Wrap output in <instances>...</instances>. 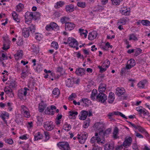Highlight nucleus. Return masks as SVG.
Segmentation results:
<instances>
[{
    "mask_svg": "<svg viewBox=\"0 0 150 150\" xmlns=\"http://www.w3.org/2000/svg\"><path fill=\"white\" fill-rule=\"evenodd\" d=\"M107 98L106 95L103 93H99L96 96V100L99 102L104 103L106 100Z\"/></svg>",
    "mask_w": 150,
    "mask_h": 150,
    "instance_id": "nucleus-1",
    "label": "nucleus"
},
{
    "mask_svg": "<svg viewBox=\"0 0 150 150\" xmlns=\"http://www.w3.org/2000/svg\"><path fill=\"white\" fill-rule=\"evenodd\" d=\"M58 146L62 150H69L70 147L68 142H62L57 144Z\"/></svg>",
    "mask_w": 150,
    "mask_h": 150,
    "instance_id": "nucleus-2",
    "label": "nucleus"
},
{
    "mask_svg": "<svg viewBox=\"0 0 150 150\" xmlns=\"http://www.w3.org/2000/svg\"><path fill=\"white\" fill-rule=\"evenodd\" d=\"M29 90V89L26 87H24L23 89L19 90L18 91V95L19 97L21 99H23V96H26L27 94V91Z\"/></svg>",
    "mask_w": 150,
    "mask_h": 150,
    "instance_id": "nucleus-3",
    "label": "nucleus"
},
{
    "mask_svg": "<svg viewBox=\"0 0 150 150\" xmlns=\"http://www.w3.org/2000/svg\"><path fill=\"white\" fill-rule=\"evenodd\" d=\"M77 138L79 142L81 144H84L88 137L87 134L85 132H83Z\"/></svg>",
    "mask_w": 150,
    "mask_h": 150,
    "instance_id": "nucleus-4",
    "label": "nucleus"
},
{
    "mask_svg": "<svg viewBox=\"0 0 150 150\" xmlns=\"http://www.w3.org/2000/svg\"><path fill=\"white\" fill-rule=\"evenodd\" d=\"M25 23L29 24L31 23V20L33 19V13L28 11L26 12L25 15Z\"/></svg>",
    "mask_w": 150,
    "mask_h": 150,
    "instance_id": "nucleus-5",
    "label": "nucleus"
},
{
    "mask_svg": "<svg viewBox=\"0 0 150 150\" xmlns=\"http://www.w3.org/2000/svg\"><path fill=\"white\" fill-rule=\"evenodd\" d=\"M132 141V138L131 137H126L123 143V145H124V147L127 148L131 145Z\"/></svg>",
    "mask_w": 150,
    "mask_h": 150,
    "instance_id": "nucleus-6",
    "label": "nucleus"
},
{
    "mask_svg": "<svg viewBox=\"0 0 150 150\" xmlns=\"http://www.w3.org/2000/svg\"><path fill=\"white\" fill-rule=\"evenodd\" d=\"M56 108V107L53 105L49 106L45 110V113L46 114L53 115L54 114Z\"/></svg>",
    "mask_w": 150,
    "mask_h": 150,
    "instance_id": "nucleus-7",
    "label": "nucleus"
},
{
    "mask_svg": "<svg viewBox=\"0 0 150 150\" xmlns=\"http://www.w3.org/2000/svg\"><path fill=\"white\" fill-rule=\"evenodd\" d=\"M52 124V122L51 121L46 122L44 123V127L45 129L48 131L51 130L54 128V126Z\"/></svg>",
    "mask_w": 150,
    "mask_h": 150,
    "instance_id": "nucleus-8",
    "label": "nucleus"
},
{
    "mask_svg": "<svg viewBox=\"0 0 150 150\" xmlns=\"http://www.w3.org/2000/svg\"><path fill=\"white\" fill-rule=\"evenodd\" d=\"M68 42L69 46L71 47H75L77 45L78 42L74 38L69 37L68 38Z\"/></svg>",
    "mask_w": 150,
    "mask_h": 150,
    "instance_id": "nucleus-9",
    "label": "nucleus"
},
{
    "mask_svg": "<svg viewBox=\"0 0 150 150\" xmlns=\"http://www.w3.org/2000/svg\"><path fill=\"white\" fill-rule=\"evenodd\" d=\"M125 93V91L123 87H117L116 89L115 94L118 96H120L122 95H124Z\"/></svg>",
    "mask_w": 150,
    "mask_h": 150,
    "instance_id": "nucleus-10",
    "label": "nucleus"
},
{
    "mask_svg": "<svg viewBox=\"0 0 150 150\" xmlns=\"http://www.w3.org/2000/svg\"><path fill=\"white\" fill-rule=\"evenodd\" d=\"M65 29L66 30H71L75 27V25L71 22H67L65 24Z\"/></svg>",
    "mask_w": 150,
    "mask_h": 150,
    "instance_id": "nucleus-11",
    "label": "nucleus"
},
{
    "mask_svg": "<svg viewBox=\"0 0 150 150\" xmlns=\"http://www.w3.org/2000/svg\"><path fill=\"white\" fill-rule=\"evenodd\" d=\"M136 63L135 60L133 59H131L128 61L126 64V68L129 69L135 65Z\"/></svg>",
    "mask_w": 150,
    "mask_h": 150,
    "instance_id": "nucleus-12",
    "label": "nucleus"
},
{
    "mask_svg": "<svg viewBox=\"0 0 150 150\" xmlns=\"http://www.w3.org/2000/svg\"><path fill=\"white\" fill-rule=\"evenodd\" d=\"M74 78L71 77L68 79L66 81V85L68 87H72L74 84Z\"/></svg>",
    "mask_w": 150,
    "mask_h": 150,
    "instance_id": "nucleus-13",
    "label": "nucleus"
},
{
    "mask_svg": "<svg viewBox=\"0 0 150 150\" xmlns=\"http://www.w3.org/2000/svg\"><path fill=\"white\" fill-rule=\"evenodd\" d=\"M97 32L96 31L93 30L90 33L88 36V39L89 40H92L95 39L98 35Z\"/></svg>",
    "mask_w": 150,
    "mask_h": 150,
    "instance_id": "nucleus-14",
    "label": "nucleus"
},
{
    "mask_svg": "<svg viewBox=\"0 0 150 150\" xmlns=\"http://www.w3.org/2000/svg\"><path fill=\"white\" fill-rule=\"evenodd\" d=\"M67 75V73H65V71L62 68L58 67L57 71V78H59L61 76H65Z\"/></svg>",
    "mask_w": 150,
    "mask_h": 150,
    "instance_id": "nucleus-15",
    "label": "nucleus"
},
{
    "mask_svg": "<svg viewBox=\"0 0 150 150\" xmlns=\"http://www.w3.org/2000/svg\"><path fill=\"white\" fill-rule=\"evenodd\" d=\"M95 127L100 131H103L104 128L105 124L102 122H97L95 124Z\"/></svg>",
    "mask_w": 150,
    "mask_h": 150,
    "instance_id": "nucleus-16",
    "label": "nucleus"
},
{
    "mask_svg": "<svg viewBox=\"0 0 150 150\" xmlns=\"http://www.w3.org/2000/svg\"><path fill=\"white\" fill-rule=\"evenodd\" d=\"M85 70L84 68H80L76 69L75 73L78 76H82L85 74Z\"/></svg>",
    "mask_w": 150,
    "mask_h": 150,
    "instance_id": "nucleus-17",
    "label": "nucleus"
},
{
    "mask_svg": "<svg viewBox=\"0 0 150 150\" xmlns=\"http://www.w3.org/2000/svg\"><path fill=\"white\" fill-rule=\"evenodd\" d=\"M22 34L25 38L28 37L30 35V31L27 28H24L22 30Z\"/></svg>",
    "mask_w": 150,
    "mask_h": 150,
    "instance_id": "nucleus-18",
    "label": "nucleus"
},
{
    "mask_svg": "<svg viewBox=\"0 0 150 150\" xmlns=\"http://www.w3.org/2000/svg\"><path fill=\"white\" fill-rule=\"evenodd\" d=\"M115 94L114 93L112 92H110L109 93V96L108 97V101L109 103H112L114 100Z\"/></svg>",
    "mask_w": 150,
    "mask_h": 150,
    "instance_id": "nucleus-19",
    "label": "nucleus"
},
{
    "mask_svg": "<svg viewBox=\"0 0 150 150\" xmlns=\"http://www.w3.org/2000/svg\"><path fill=\"white\" fill-rule=\"evenodd\" d=\"M9 114L6 112H4L2 113L0 115V117L6 123L7 121L5 120L6 118L8 119L9 117Z\"/></svg>",
    "mask_w": 150,
    "mask_h": 150,
    "instance_id": "nucleus-20",
    "label": "nucleus"
},
{
    "mask_svg": "<svg viewBox=\"0 0 150 150\" xmlns=\"http://www.w3.org/2000/svg\"><path fill=\"white\" fill-rule=\"evenodd\" d=\"M114 144L113 143L106 144L104 146V150H113Z\"/></svg>",
    "mask_w": 150,
    "mask_h": 150,
    "instance_id": "nucleus-21",
    "label": "nucleus"
},
{
    "mask_svg": "<svg viewBox=\"0 0 150 150\" xmlns=\"http://www.w3.org/2000/svg\"><path fill=\"white\" fill-rule=\"evenodd\" d=\"M106 85L103 83H101L99 86L98 91L99 93L104 92L106 89Z\"/></svg>",
    "mask_w": 150,
    "mask_h": 150,
    "instance_id": "nucleus-22",
    "label": "nucleus"
},
{
    "mask_svg": "<svg viewBox=\"0 0 150 150\" xmlns=\"http://www.w3.org/2000/svg\"><path fill=\"white\" fill-rule=\"evenodd\" d=\"M46 106V104L44 103L43 101H42L39 104L38 109L39 111L40 112H42L44 110Z\"/></svg>",
    "mask_w": 150,
    "mask_h": 150,
    "instance_id": "nucleus-23",
    "label": "nucleus"
},
{
    "mask_svg": "<svg viewBox=\"0 0 150 150\" xmlns=\"http://www.w3.org/2000/svg\"><path fill=\"white\" fill-rule=\"evenodd\" d=\"M128 19L127 17H123L118 20L117 24L118 25H125L127 22Z\"/></svg>",
    "mask_w": 150,
    "mask_h": 150,
    "instance_id": "nucleus-24",
    "label": "nucleus"
},
{
    "mask_svg": "<svg viewBox=\"0 0 150 150\" xmlns=\"http://www.w3.org/2000/svg\"><path fill=\"white\" fill-rule=\"evenodd\" d=\"M147 82V81L146 80H142L139 82L137 84V86L140 88H144Z\"/></svg>",
    "mask_w": 150,
    "mask_h": 150,
    "instance_id": "nucleus-25",
    "label": "nucleus"
},
{
    "mask_svg": "<svg viewBox=\"0 0 150 150\" xmlns=\"http://www.w3.org/2000/svg\"><path fill=\"white\" fill-rule=\"evenodd\" d=\"M29 25V27L28 28L29 30H30V33H33L35 32V30H36V26L35 25L32 23L28 24Z\"/></svg>",
    "mask_w": 150,
    "mask_h": 150,
    "instance_id": "nucleus-26",
    "label": "nucleus"
},
{
    "mask_svg": "<svg viewBox=\"0 0 150 150\" xmlns=\"http://www.w3.org/2000/svg\"><path fill=\"white\" fill-rule=\"evenodd\" d=\"M23 51L21 50L18 51L14 55L15 59L18 60L21 58L23 56Z\"/></svg>",
    "mask_w": 150,
    "mask_h": 150,
    "instance_id": "nucleus-27",
    "label": "nucleus"
},
{
    "mask_svg": "<svg viewBox=\"0 0 150 150\" xmlns=\"http://www.w3.org/2000/svg\"><path fill=\"white\" fill-rule=\"evenodd\" d=\"M12 14L13 19L17 23L19 22L20 19L18 17V14L16 13V12L14 11H13Z\"/></svg>",
    "mask_w": 150,
    "mask_h": 150,
    "instance_id": "nucleus-28",
    "label": "nucleus"
},
{
    "mask_svg": "<svg viewBox=\"0 0 150 150\" xmlns=\"http://www.w3.org/2000/svg\"><path fill=\"white\" fill-rule=\"evenodd\" d=\"M31 49L33 52L36 54L39 53V47L38 45L33 44L31 46Z\"/></svg>",
    "mask_w": 150,
    "mask_h": 150,
    "instance_id": "nucleus-29",
    "label": "nucleus"
},
{
    "mask_svg": "<svg viewBox=\"0 0 150 150\" xmlns=\"http://www.w3.org/2000/svg\"><path fill=\"white\" fill-rule=\"evenodd\" d=\"M69 117L70 119H75L76 118L75 115H77L78 113L76 111H70L69 112Z\"/></svg>",
    "mask_w": 150,
    "mask_h": 150,
    "instance_id": "nucleus-30",
    "label": "nucleus"
},
{
    "mask_svg": "<svg viewBox=\"0 0 150 150\" xmlns=\"http://www.w3.org/2000/svg\"><path fill=\"white\" fill-rule=\"evenodd\" d=\"M83 112L81 116L79 117V119L81 120H84L86 118L88 114V111H83Z\"/></svg>",
    "mask_w": 150,
    "mask_h": 150,
    "instance_id": "nucleus-31",
    "label": "nucleus"
},
{
    "mask_svg": "<svg viewBox=\"0 0 150 150\" xmlns=\"http://www.w3.org/2000/svg\"><path fill=\"white\" fill-rule=\"evenodd\" d=\"M66 9L67 12H72L74 11V6L72 4L67 5L66 7Z\"/></svg>",
    "mask_w": 150,
    "mask_h": 150,
    "instance_id": "nucleus-32",
    "label": "nucleus"
},
{
    "mask_svg": "<svg viewBox=\"0 0 150 150\" xmlns=\"http://www.w3.org/2000/svg\"><path fill=\"white\" fill-rule=\"evenodd\" d=\"M42 135L40 132H38L36 133L34 136V140L35 141H37L42 139Z\"/></svg>",
    "mask_w": 150,
    "mask_h": 150,
    "instance_id": "nucleus-33",
    "label": "nucleus"
},
{
    "mask_svg": "<svg viewBox=\"0 0 150 150\" xmlns=\"http://www.w3.org/2000/svg\"><path fill=\"white\" fill-rule=\"evenodd\" d=\"M24 7V6L21 3H19L16 6V11L19 12L21 11Z\"/></svg>",
    "mask_w": 150,
    "mask_h": 150,
    "instance_id": "nucleus-34",
    "label": "nucleus"
},
{
    "mask_svg": "<svg viewBox=\"0 0 150 150\" xmlns=\"http://www.w3.org/2000/svg\"><path fill=\"white\" fill-rule=\"evenodd\" d=\"M64 130L67 132L69 131L71 129V127L70 124L66 122L64 125Z\"/></svg>",
    "mask_w": 150,
    "mask_h": 150,
    "instance_id": "nucleus-35",
    "label": "nucleus"
},
{
    "mask_svg": "<svg viewBox=\"0 0 150 150\" xmlns=\"http://www.w3.org/2000/svg\"><path fill=\"white\" fill-rule=\"evenodd\" d=\"M142 24L146 26H150V21L147 20H141Z\"/></svg>",
    "mask_w": 150,
    "mask_h": 150,
    "instance_id": "nucleus-36",
    "label": "nucleus"
},
{
    "mask_svg": "<svg viewBox=\"0 0 150 150\" xmlns=\"http://www.w3.org/2000/svg\"><path fill=\"white\" fill-rule=\"evenodd\" d=\"M69 20L70 18L68 17H63L61 18L60 21L62 24H64L68 22L67 21H69Z\"/></svg>",
    "mask_w": 150,
    "mask_h": 150,
    "instance_id": "nucleus-37",
    "label": "nucleus"
},
{
    "mask_svg": "<svg viewBox=\"0 0 150 150\" xmlns=\"http://www.w3.org/2000/svg\"><path fill=\"white\" fill-rule=\"evenodd\" d=\"M80 102H83L84 103L85 106H88L89 103H90L91 101L88 99L87 98H82L81 99Z\"/></svg>",
    "mask_w": 150,
    "mask_h": 150,
    "instance_id": "nucleus-38",
    "label": "nucleus"
},
{
    "mask_svg": "<svg viewBox=\"0 0 150 150\" xmlns=\"http://www.w3.org/2000/svg\"><path fill=\"white\" fill-rule=\"evenodd\" d=\"M4 91L7 94L12 93V94L13 95V90L11 89V88L8 87V86L6 87L4 89Z\"/></svg>",
    "mask_w": 150,
    "mask_h": 150,
    "instance_id": "nucleus-39",
    "label": "nucleus"
},
{
    "mask_svg": "<svg viewBox=\"0 0 150 150\" xmlns=\"http://www.w3.org/2000/svg\"><path fill=\"white\" fill-rule=\"evenodd\" d=\"M118 132V129L117 127H116L114 129L113 132V138L116 139L117 138V134Z\"/></svg>",
    "mask_w": 150,
    "mask_h": 150,
    "instance_id": "nucleus-40",
    "label": "nucleus"
},
{
    "mask_svg": "<svg viewBox=\"0 0 150 150\" xmlns=\"http://www.w3.org/2000/svg\"><path fill=\"white\" fill-rule=\"evenodd\" d=\"M79 31L81 35H84L85 37L86 38V37L87 33H88V31L86 30L80 28L79 29Z\"/></svg>",
    "mask_w": 150,
    "mask_h": 150,
    "instance_id": "nucleus-41",
    "label": "nucleus"
},
{
    "mask_svg": "<svg viewBox=\"0 0 150 150\" xmlns=\"http://www.w3.org/2000/svg\"><path fill=\"white\" fill-rule=\"evenodd\" d=\"M97 91L96 89H94L92 92L91 95V98L92 99H95L97 93Z\"/></svg>",
    "mask_w": 150,
    "mask_h": 150,
    "instance_id": "nucleus-42",
    "label": "nucleus"
},
{
    "mask_svg": "<svg viewBox=\"0 0 150 150\" xmlns=\"http://www.w3.org/2000/svg\"><path fill=\"white\" fill-rule=\"evenodd\" d=\"M114 116V115L113 112L109 113L107 115V117L111 121L115 120L113 117Z\"/></svg>",
    "mask_w": 150,
    "mask_h": 150,
    "instance_id": "nucleus-43",
    "label": "nucleus"
},
{
    "mask_svg": "<svg viewBox=\"0 0 150 150\" xmlns=\"http://www.w3.org/2000/svg\"><path fill=\"white\" fill-rule=\"evenodd\" d=\"M140 114H143L144 116L148 115L149 114V112L147 110H146L145 109L143 108L142 109V111H141L139 112Z\"/></svg>",
    "mask_w": 150,
    "mask_h": 150,
    "instance_id": "nucleus-44",
    "label": "nucleus"
},
{
    "mask_svg": "<svg viewBox=\"0 0 150 150\" xmlns=\"http://www.w3.org/2000/svg\"><path fill=\"white\" fill-rule=\"evenodd\" d=\"M129 40H133L134 41L138 40V39L134 34L130 35Z\"/></svg>",
    "mask_w": 150,
    "mask_h": 150,
    "instance_id": "nucleus-45",
    "label": "nucleus"
},
{
    "mask_svg": "<svg viewBox=\"0 0 150 150\" xmlns=\"http://www.w3.org/2000/svg\"><path fill=\"white\" fill-rule=\"evenodd\" d=\"M142 50L139 48H137L135 50V53L134 55L137 56L138 55L140 54L142 52Z\"/></svg>",
    "mask_w": 150,
    "mask_h": 150,
    "instance_id": "nucleus-46",
    "label": "nucleus"
},
{
    "mask_svg": "<svg viewBox=\"0 0 150 150\" xmlns=\"http://www.w3.org/2000/svg\"><path fill=\"white\" fill-rule=\"evenodd\" d=\"M33 19L35 20L40 18V13H33Z\"/></svg>",
    "mask_w": 150,
    "mask_h": 150,
    "instance_id": "nucleus-47",
    "label": "nucleus"
},
{
    "mask_svg": "<svg viewBox=\"0 0 150 150\" xmlns=\"http://www.w3.org/2000/svg\"><path fill=\"white\" fill-rule=\"evenodd\" d=\"M4 140L6 143L9 144H12L13 143V140L11 139H7L6 138H5Z\"/></svg>",
    "mask_w": 150,
    "mask_h": 150,
    "instance_id": "nucleus-48",
    "label": "nucleus"
},
{
    "mask_svg": "<svg viewBox=\"0 0 150 150\" xmlns=\"http://www.w3.org/2000/svg\"><path fill=\"white\" fill-rule=\"evenodd\" d=\"M77 5L79 7L84 8L86 6V4L84 2H78L77 4Z\"/></svg>",
    "mask_w": 150,
    "mask_h": 150,
    "instance_id": "nucleus-49",
    "label": "nucleus"
},
{
    "mask_svg": "<svg viewBox=\"0 0 150 150\" xmlns=\"http://www.w3.org/2000/svg\"><path fill=\"white\" fill-rule=\"evenodd\" d=\"M64 4V1H60L57 2V8L62 7Z\"/></svg>",
    "mask_w": 150,
    "mask_h": 150,
    "instance_id": "nucleus-50",
    "label": "nucleus"
},
{
    "mask_svg": "<svg viewBox=\"0 0 150 150\" xmlns=\"http://www.w3.org/2000/svg\"><path fill=\"white\" fill-rule=\"evenodd\" d=\"M136 129L138 130L139 131L142 133H143L144 132H145L146 130L143 127L137 125V127Z\"/></svg>",
    "mask_w": 150,
    "mask_h": 150,
    "instance_id": "nucleus-51",
    "label": "nucleus"
},
{
    "mask_svg": "<svg viewBox=\"0 0 150 150\" xmlns=\"http://www.w3.org/2000/svg\"><path fill=\"white\" fill-rule=\"evenodd\" d=\"M62 117V115L60 114H58L57 117V125H59L60 124V120Z\"/></svg>",
    "mask_w": 150,
    "mask_h": 150,
    "instance_id": "nucleus-52",
    "label": "nucleus"
},
{
    "mask_svg": "<svg viewBox=\"0 0 150 150\" xmlns=\"http://www.w3.org/2000/svg\"><path fill=\"white\" fill-rule=\"evenodd\" d=\"M41 34L39 33H36L35 34V38L39 40L40 41L41 39Z\"/></svg>",
    "mask_w": 150,
    "mask_h": 150,
    "instance_id": "nucleus-53",
    "label": "nucleus"
},
{
    "mask_svg": "<svg viewBox=\"0 0 150 150\" xmlns=\"http://www.w3.org/2000/svg\"><path fill=\"white\" fill-rule=\"evenodd\" d=\"M112 4L114 5H119L120 3V0H111Z\"/></svg>",
    "mask_w": 150,
    "mask_h": 150,
    "instance_id": "nucleus-54",
    "label": "nucleus"
},
{
    "mask_svg": "<svg viewBox=\"0 0 150 150\" xmlns=\"http://www.w3.org/2000/svg\"><path fill=\"white\" fill-rule=\"evenodd\" d=\"M45 136V141H46L49 139L50 138V135L49 132H44Z\"/></svg>",
    "mask_w": 150,
    "mask_h": 150,
    "instance_id": "nucleus-55",
    "label": "nucleus"
},
{
    "mask_svg": "<svg viewBox=\"0 0 150 150\" xmlns=\"http://www.w3.org/2000/svg\"><path fill=\"white\" fill-rule=\"evenodd\" d=\"M90 120L89 119L88 120L85 122H84V125H83V127L85 128H86L88 127L89 126V124L90 123Z\"/></svg>",
    "mask_w": 150,
    "mask_h": 150,
    "instance_id": "nucleus-56",
    "label": "nucleus"
},
{
    "mask_svg": "<svg viewBox=\"0 0 150 150\" xmlns=\"http://www.w3.org/2000/svg\"><path fill=\"white\" fill-rule=\"evenodd\" d=\"M130 10H124L122 11V13L125 16L129 15L130 14Z\"/></svg>",
    "mask_w": 150,
    "mask_h": 150,
    "instance_id": "nucleus-57",
    "label": "nucleus"
},
{
    "mask_svg": "<svg viewBox=\"0 0 150 150\" xmlns=\"http://www.w3.org/2000/svg\"><path fill=\"white\" fill-rule=\"evenodd\" d=\"M52 27V30H54L56 28V23L53 22H51L50 23Z\"/></svg>",
    "mask_w": 150,
    "mask_h": 150,
    "instance_id": "nucleus-58",
    "label": "nucleus"
},
{
    "mask_svg": "<svg viewBox=\"0 0 150 150\" xmlns=\"http://www.w3.org/2000/svg\"><path fill=\"white\" fill-rule=\"evenodd\" d=\"M28 73V72L27 71H22V72L21 74V78L23 79H24L27 76V74Z\"/></svg>",
    "mask_w": 150,
    "mask_h": 150,
    "instance_id": "nucleus-59",
    "label": "nucleus"
},
{
    "mask_svg": "<svg viewBox=\"0 0 150 150\" xmlns=\"http://www.w3.org/2000/svg\"><path fill=\"white\" fill-rule=\"evenodd\" d=\"M76 96L75 93H72L69 96L68 98V99L69 100H72L76 98Z\"/></svg>",
    "mask_w": 150,
    "mask_h": 150,
    "instance_id": "nucleus-60",
    "label": "nucleus"
},
{
    "mask_svg": "<svg viewBox=\"0 0 150 150\" xmlns=\"http://www.w3.org/2000/svg\"><path fill=\"white\" fill-rule=\"evenodd\" d=\"M43 70V68L40 65H38L37 66L36 70L38 72H40Z\"/></svg>",
    "mask_w": 150,
    "mask_h": 150,
    "instance_id": "nucleus-61",
    "label": "nucleus"
},
{
    "mask_svg": "<svg viewBox=\"0 0 150 150\" xmlns=\"http://www.w3.org/2000/svg\"><path fill=\"white\" fill-rule=\"evenodd\" d=\"M9 45H8L6 44L4 42L3 45V47H2L3 49L4 50H6L9 49Z\"/></svg>",
    "mask_w": 150,
    "mask_h": 150,
    "instance_id": "nucleus-62",
    "label": "nucleus"
},
{
    "mask_svg": "<svg viewBox=\"0 0 150 150\" xmlns=\"http://www.w3.org/2000/svg\"><path fill=\"white\" fill-rule=\"evenodd\" d=\"M124 145H123V144L120 145H118L115 148V150H121L123 148Z\"/></svg>",
    "mask_w": 150,
    "mask_h": 150,
    "instance_id": "nucleus-63",
    "label": "nucleus"
},
{
    "mask_svg": "<svg viewBox=\"0 0 150 150\" xmlns=\"http://www.w3.org/2000/svg\"><path fill=\"white\" fill-rule=\"evenodd\" d=\"M92 150H102V149L99 146H95L93 147Z\"/></svg>",
    "mask_w": 150,
    "mask_h": 150,
    "instance_id": "nucleus-64",
    "label": "nucleus"
}]
</instances>
